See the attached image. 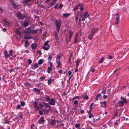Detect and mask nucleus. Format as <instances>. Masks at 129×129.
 I'll return each instance as SVG.
<instances>
[{
  "instance_id": "aec40b11",
  "label": "nucleus",
  "mask_w": 129,
  "mask_h": 129,
  "mask_svg": "<svg viewBox=\"0 0 129 129\" xmlns=\"http://www.w3.org/2000/svg\"><path fill=\"white\" fill-rule=\"evenodd\" d=\"M94 34L91 32L90 34L88 35V38L89 39L91 40Z\"/></svg>"
},
{
  "instance_id": "58836bf2",
  "label": "nucleus",
  "mask_w": 129,
  "mask_h": 129,
  "mask_svg": "<svg viewBox=\"0 0 129 129\" xmlns=\"http://www.w3.org/2000/svg\"><path fill=\"white\" fill-rule=\"evenodd\" d=\"M101 95L100 94H98L96 96V97L95 98V100H94V101H97L98 100V98L100 97Z\"/></svg>"
},
{
  "instance_id": "0e129e2a",
  "label": "nucleus",
  "mask_w": 129,
  "mask_h": 129,
  "mask_svg": "<svg viewBox=\"0 0 129 129\" xmlns=\"http://www.w3.org/2000/svg\"><path fill=\"white\" fill-rule=\"evenodd\" d=\"M63 6V4L62 3H61L59 6L58 8V9H59L60 8H62V7Z\"/></svg>"
},
{
  "instance_id": "4be33fe9",
  "label": "nucleus",
  "mask_w": 129,
  "mask_h": 129,
  "mask_svg": "<svg viewBox=\"0 0 129 129\" xmlns=\"http://www.w3.org/2000/svg\"><path fill=\"white\" fill-rule=\"evenodd\" d=\"M24 39H31L33 38V37L31 36H27L26 35H25L24 36Z\"/></svg>"
},
{
  "instance_id": "603ef678",
  "label": "nucleus",
  "mask_w": 129,
  "mask_h": 129,
  "mask_svg": "<svg viewBox=\"0 0 129 129\" xmlns=\"http://www.w3.org/2000/svg\"><path fill=\"white\" fill-rule=\"evenodd\" d=\"M94 116L92 114H90L89 116V118H93Z\"/></svg>"
},
{
  "instance_id": "de8ad7c7",
  "label": "nucleus",
  "mask_w": 129,
  "mask_h": 129,
  "mask_svg": "<svg viewBox=\"0 0 129 129\" xmlns=\"http://www.w3.org/2000/svg\"><path fill=\"white\" fill-rule=\"evenodd\" d=\"M42 99L41 98H38L36 99V102H37V103H38V102H39V101L40 100H41Z\"/></svg>"
},
{
  "instance_id": "c85d7f7f",
  "label": "nucleus",
  "mask_w": 129,
  "mask_h": 129,
  "mask_svg": "<svg viewBox=\"0 0 129 129\" xmlns=\"http://www.w3.org/2000/svg\"><path fill=\"white\" fill-rule=\"evenodd\" d=\"M52 80L51 77L48 80L47 83L48 85H50L52 83Z\"/></svg>"
},
{
  "instance_id": "6e6552de",
  "label": "nucleus",
  "mask_w": 129,
  "mask_h": 129,
  "mask_svg": "<svg viewBox=\"0 0 129 129\" xmlns=\"http://www.w3.org/2000/svg\"><path fill=\"white\" fill-rule=\"evenodd\" d=\"M45 122L43 116L41 117L38 121V123L39 124H44Z\"/></svg>"
},
{
  "instance_id": "c03bdc74",
  "label": "nucleus",
  "mask_w": 129,
  "mask_h": 129,
  "mask_svg": "<svg viewBox=\"0 0 129 129\" xmlns=\"http://www.w3.org/2000/svg\"><path fill=\"white\" fill-rule=\"evenodd\" d=\"M28 24V23L27 22L25 21L24 22V23L23 26H24L26 27L27 26Z\"/></svg>"
},
{
  "instance_id": "338daca9",
  "label": "nucleus",
  "mask_w": 129,
  "mask_h": 129,
  "mask_svg": "<svg viewBox=\"0 0 129 129\" xmlns=\"http://www.w3.org/2000/svg\"><path fill=\"white\" fill-rule=\"evenodd\" d=\"M5 56L6 58H7L9 57L10 55L8 54L7 53L5 55Z\"/></svg>"
},
{
  "instance_id": "a19ab883",
  "label": "nucleus",
  "mask_w": 129,
  "mask_h": 129,
  "mask_svg": "<svg viewBox=\"0 0 129 129\" xmlns=\"http://www.w3.org/2000/svg\"><path fill=\"white\" fill-rule=\"evenodd\" d=\"M46 76L45 75H44L42 77H41L40 78V80L41 81H43L44 79H45L46 78Z\"/></svg>"
},
{
  "instance_id": "20e7f679",
  "label": "nucleus",
  "mask_w": 129,
  "mask_h": 129,
  "mask_svg": "<svg viewBox=\"0 0 129 129\" xmlns=\"http://www.w3.org/2000/svg\"><path fill=\"white\" fill-rule=\"evenodd\" d=\"M56 122V121L55 119H51L48 121V123L50 125L54 126L55 125Z\"/></svg>"
},
{
  "instance_id": "ea45409f",
  "label": "nucleus",
  "mask_w": 129,
  "mask_h": 129,
  "mask_svg": "<svg viewBox=\"0 0 129 129\" xmlns=\"http://www.w3.org/2000/svg\"><path fill=\"white\" fill-rule=\"evenodd\" d=\"M34 91L35 92H37L39 93L40 92V90L38 89H37L36 88H34L33 89Z\"/></svg>"
},
{
  "instance_id": "e2e57ef3",
  "label": "nucleus",
  "mask_w": 129,
  "mask_h": 129,
  "mask_svg": "<svg viewBox=\"0 0 129 129\" xmlns=\"http://www.w3.org/2000/svg\"><path fill=\"white\" fill-rule=\"evenodd\" d=\"M21 107V105H17L16 107V108L18 109H19Z\"/></svg>"
},
{
  "instance_id": "6e6d98bb",
  "label": "nucleus",
  "mask_w": 129,
  "mask_h": 129,
  "mask_svg": "<svg viewBox=\"0 0 129 129\" xmlns=\"http://www.w3.org/2000/svg\"><path fill=\"white\" fill-rule=\"evenodd\" d=\"M28 62L29 64H31L32 63V61L30 59L28 60Z\"/></svg>"
},
{
  "instance_id": "2eb2a0df",
  "label": "nucleus",
  "mask_w": 129,
  "mask_h": 129,
  "mask_svg": "<svg viewBox=\"0 0 129 129\" xmlns=\"http://www.w3.org/2000/svg\"><path fill=\"white\" fill-rule=\"evenodd\" d=\"M38 103L36 101H35L33 103V106L35 108L37 109H39V107L38 106Z\"/></svg>"
},
{
  "instance_id": "680f3d73",
  "label": "nucleus",
  "mask_w": 129,
  "mask_h": 129,
  "mask_svg": "<svg viewBox=\"0 0 129 129\" xmlns=\"http://www.w3.org/2000/svg\"><path fill=\"white\" fill-rule=\"evenodd\" d=\"M21 105L22 106H23L25 105V103L24 102H21L20 103Z\"/></svg>"
},
{
  "instance_id": "c756f323",
  "label": "nucleus",
  "mask_w": 129,
  "mask_h": 129,
  "mask_svg": "<svg viewBox=\"0 0 129 129\" xmlns=\"http://www.w3.org/2000/svg\"><path fill=\"white\" fill-rule=\"evenodd\" d=\"M52 70V68L50 67H49L47 68V72L48 73H50V72Z\"/></svg>"
},
{
  "instance_id": "13d9d810",
  "label": "nucleus",
  "mask_w": 129,
  "mask_h": 129,
  "mask_svg": "<svg viewBox=\"0 0 129 129\" xmlns=\"http://www.w3.org/2000/svg\"><path fill=\"white\" fill-rule=\"evenodd\" d=\"M86 94H85V95L84 96H85L84 99L86 100H87L88 99V96H87V95H86Z\"/></svg>"
},
{
  "instance_id": "864d4df0",
  "label": "nucleus",
  "mask_w": 129,
  "mask_h": 129,
  "mask_svg": "<svg viewBox=\"0 0 129 129\" xmlns=\"http://www.w3.org/2000/svg\"><path fill=\"white\" fill-rule=\"evenodd\" d=\"M13 52V51L12 50H11L9 51V53L10 55L11 56H12V53Z\"/></svg>"
},
{
  "instance_id": "3c124183",
  "label": "nucleus",
  "mask_w": 129,
  "mask_h": 129,
  "mask_svg": "<svg viewBox=\"0 0 129 129\" xmlns=\"http://www.w3.org/2000/svg\"><path fill=\"white\" fill-rule=\"evenodd\" d=\"M39 108H40V109H41L43 107V105L42 104H41L40 103H39Z\"/></svg>"
},
{
  "instance_id": "bf43d9fd",
  "label": "nucleus",
  "mask_w": 129,
  "mask_h": 129,
  "mask_svg": "<svg viewBox=\"0 0 129 129\" xmlns=\"http://www.w3.org/2000/svg\"><path fill=\"white\" fill-rule=\"evenodd\" d=\"M119 19H116V22H115V24H118L119 22Z\"/></svg>"
},
{
  "instance_id": "2f4dec72",
  "label": "nucleus",
  "mask_w": 129,
  "mask_h": 129,
  "mask_svg": "<svg viewBox=\"0 0 129 129\" xmlns=\"http://www.w3.org/2000/svg\"><path fill=\"white\" fill-rule=\"evenodd\" d=\"M70 15V14L69 13H63V16L65 18H66L67 17H68L69 15Z\"/></svg>"
},
{
  "instance_id": "f3484780",
  "label": "nucleus",
  "mask_w": 129,
  "mask_h": 129,
  "mask_svg": "<svg viewBox=\"0 0 129 129\" xmlns=\"http://www.w3.org/2000/svg\"><path fill=\"white\" fill-rule=\"evenodd\" d=\"M32 29L30 28H26L25 30V32L26 33L30 34L31 33Z\"/></svg>"
},
{
  "instance_id": "7c9ffc66",
  "label": "nucleus",
  "mask_w": 129,
  "mask_h": 129,
  "mask_svg": "<svg viewBox=\"0 0 129 129\" xmlns=\"http://www.w3.org/2000/svg\"><path fill=\"white\" fill-rule=\"evenodd\" d=\"M15 33L16 34L18 35L21 36V33L18 30H16L15 31Z\"/></svg>"
},
{
  "instance_id": "393cba45",
  "label": "nucleus",
  "mask_w": 129,
  "mask_h": 129,
  "mask_svg": "<svg viewBox=\"0 0 129 129\" xmlns=\"http://www.w3.org/2000/svg\"><path fill=\"white\" fill-rule=\"evenodd\" d=\"M29 43L28 40H26L25 41V47L26 48L28 47L29 46Z\"/></svg>"
},
{
  "instance_id": "e433bc0d",
  "label": "nucleus",
  "mask_w": 129,
  "mask_h": 129,
  "mask_svg": "<svg viewBox=\"0 0 129 129\" xmlns=\"http://www.w3.org/2000/svg\"><path fill=\"white\" fill-rule=\"evenodd\" d=\"M3 20L6 25H8L9 24V22L7 21L5 19H3Z\"/></svg>"
},
{
  "instance_id": "f8f14e48",
  "label": "nucleus",
  "mask_w": 129,
  "mask_h": 129,
  "mask_svg": "<svg viewBox=\"0 0 129 129\" xmlns=\"http://www.w3.org/2000/svg\"><path fill=\"white\" fill-rule=\"evenodd\" d=\"M57 2V0H52L51 2L49 4L48 6L49 7H51L55 5Z\"/></svg>"
},
{
  "instance_id": "a18cd8bd",
  "label": "nucleus",
  "mask_w": 129,
  "mask_h": 129,
  "mask_svg": "<svg viewBox=\"0 0 129 129\" xmlns=\"http://www.w3.org/2000/svg\"><path fill=\"white\" fill-rule=\"evenodd\" d=\"M49 42V41H47L45 42L44 43V46H46L48 45H49L48 44V43Z\"/></svg>"
},
{
  "instance_id": "49530a36",
  "label": "nucleus",
  "mask_w": 129,
  "mask_h": 129,
  "mask_svg": "<svg viewBox=\"0 0 129 129\" xmlns=\"http://www.w3.org/2000/svg\"><path fill=\"white\" fill-rule=\"evenodd\" d=\"M107 58L109 59H112V56L109 55Z\"/></svg>"
},
{
  "instance_id": "69168bd1",
  "label": "nucleus",
  "mask_w": 129,
  "mask_h": 129,
  "mask_svg": "<svg viewBox=\"0 0 129 129\" xmlns=\"http://www.w3.org/2000/svg\"><path fill=\"white\" fill-rule=\"evenodd\" d=\"M10 122V121H8L7 120H6V121L4 122L5 123H7V124H9Z\"/></svg>"
},
{
  "instance_id": "79ce46f5",
  "label": "nucleus",
  "mask_w": 129,
  "mask_h": 129,
  "mask_svg": "<svg viewBox=\"0 0 129 129\" xmlns=\"http://www.w3.org/2000/svg\"><path fill=\"white\" fill-rule=\"evenodd\" d=\"M75 127L76 128H78L80 127V125L79 123H76L75 124Z\"/></svg>"
},
{
  "instance_id": "37998d69",
  "label": "nucleus",
  "mask_w": 129,
  "mask_h": 129,
  "mask_svg": "<svg viewBox=\"0 0 129 129\" xmlns=\"http://www.w3.org/2000/svg\"><path fill=\"white\" fill-rule=\"evenodd\" d=\"M43 62V60L41 59H40L38 61V63L39 65H41L42 64Z\"/></svg>"
},
{
  "instance_id": "5fc2aeb1",
  "label": "nucleus",
  "mask_w": 129,
  "mask_h": 129,
  "mask_svg": "<svg viewBox=\"0 0 129 129\" xmlns=\"http://www.w3.org/2000/svg\"><path fill=\"white\" fill-rule=\"evenodd\" d=\"M32 0H24V2L25 3L30 2Z\"/></svg>"
},
{
  "instance_id": "774afa93",
  "label": "nucleus",
  "mask_w": 129,
  "mask_h": 129,
  "mask_svg": "<svg viewBox=\"0 0 129 129\" xmlns=\"http://www.w3.org/2000/svg\"><path fill=\"white\" fill-rule=\"evenodd\" d=\"M120 68H116L115 70L114 71L113 73H115L118 71L120 69Z\"/></svg>"
},
{
  "instance_id": "1a4fd4ad",
  "label": "nucleus",
  "mask_w": 129,
  "mask_h": 129,
  "mask_svg": "<svg viewBox=\"0 0 129 129\" xmlns=\"http://www.w3.org/2000/svg\"><path fill=\"white\" fill-rule=\"evenodd\" d=\"M50 101L49 102L48 104L50 105H55V102L56 100L53 98H51L50 99Z\"/></svg>"
},
{
  "instance_id": "ddd939ff",
  "label": "nucleus",
  "mask_w": 129,
  "mask_h": 129,
  "mask_svg": "<svg viewBox=\"0 0 129 129\" xmlns=\"http://www.w3.org/2000/svg\"><path fill=\"white\" fill-rule=\"evenodd\" d=\"M99 30V29L97 28H93L91 29V32L94 34L96 33Z\"/></svg>"
},
{
  "instance_id": "bb28decb",
  "label": "nucleus",
  "mask_w": 129,
  "mask_h": 129,
  "mask_svg": "<svg viewBox=\"0 0 129 129\" xmlns=\"http://www.w3.org/2000/svg\"><path fill=\"white\" fill-rule=\"evenodd\" d=\"M61 57L62 56L60 55H58L56 58V61H60V59Z\"/></svg>"
},
{
  "instance_id": "5701e85b",
  "label": "nucleus",
  "mask_w": 129,
  "mask_h": 129,
  "mask_svg": "<svg viewBox=\"0 0 129 129\" xmlns=\"http://www.w3.org/2000/svg\"><path fill=\"white\" fill-rule=\"evenodd\" d=\"M38 66H39L38 64L37 63L34 64H33L32 65L31 67L32 69H35L37 68H38Z\"/></svg>"
},
{
  "instance_id": "6ab92c4d",
  "label": "nucleus",
  "mask_w": 129,
  "mask_h": 129,
  "mask_svg": "<svg viewBox=\"0 0 129 129\" xmlns=\"http://www.w3.org/2000/svg\"><path fill=\"white\" fill-rule=\"evenodd\" d=\"M37 45L36 43H33L31 44V48L33 50H34L36 48Z\"/></svg>"
},
{
  "instance_id": "09e8293b",
  "label": "nucleus",
  "mask_w": 129,
  "mask_h": 129,
  "mask_svg": "<svg viewBox=\"0 0 129 129\" xmlns=\"http://www.w3.org/2000/svg\"><path fill=\"white\" fill-rule=\"evenodd\" d=\"M78 9V7L76 6H74L73 8V10L74 11V12H75L76 10H77Z\"/></svg>"
},
{
  "instance_id": "4d7b16f0",
  "label": "nucleus",
  "mask_w": 129,
  "mask_h": 129,
  "mask_svg": "<svg viewBox=\"0 0 129 129\" xmlns=\"http://www.w3.org/2000/svg\"><path fill=\"white\" fill-rule=\"evenodd\" d=\"M116 19H119V14H116Z\"/></svg>"
},
{
  "instance_id": "4c0bfd02",
  "label": "nucleus",
  "mask_w": 129,
  "mask_h": 129,
  "mask_svg": "<svg viewBox=\"0 0 129 129\" xmlns=\"http://www.w3.org/2000/svg\"><path fill=\"white\" fill-rule=\"evenodd\" d=\"M44 98L46 99L47 101L48 102H49L50 100V98L49 96H46L45 95Z\"/></svg>"
},
{
  "instance_id": "f257e3e1",
  "label": "nucleus",
  "mask_w": 129,
  "mask_h": 129,
  "mask_svg": "<svg viewBox=\"0 0 129 129\" xmlns=\"http://www.w3.org/2000/svg\"><path fill=\"white\" fill-rule=\"evenodd\" d=\"M120 99L122 100L120 101L117 102V105L119 107H122L123 106L124 103H127L128 102L126 100V99L124 98L121 97Z\"/></svg>"
},
{
  "instance_id": "0eeeda50",
  "label": "nucleus",
  "mask_w": 129,
  "mask_h": 129,
  "mask_svg": "<svg viewBox=\"0 0 129 129\" xmlns=\"http://www.w3.org/2000/svg\"><path fill=\"white\" fill-rule=\"evenodd\" d=\"M88 13L87 12H85L84 13V15H82L81 14H80V16L82 18V21H85V18L86 17V16L88 14Z\"/></svg>"
},
{
  "instance_id": "dca6fc26",
  "label": "nucleus",
  "mask_w": 129,
  "mask_h": 129,
  "mask_svg": "<svg viewBox=\"0 0 129 129\" xmlns=\"http://www.w3.org/2000/svg\"><path fill=\"white\" fill-rule=\"evenodd\" d=\"M73 32L70 30H69L68 31V33L69 35V42L70 41L71 39V38L72 37L73 34Z\"/></svg>"
},
{
  "instance_id": "72a5a7b5",
  "label": "nucleus",
  "mask_w": 129,
  "mask_h": 129,
  "mask_svg": "<svg viewBox=\"0 0 129 129\" xmlns=\"http://www.w3.org/2000/svg\"><path fill=\"white\" fill-rule=\"evenodd\" d=\"M55 36L56 40L58 41L59 40V38L56 32V31L55 32Z\"/></svg>"
},
{
  "instance_id": "9b49d317",
  "label": "nucleus",
  "mask_w": 129,
  "mask_h": 129,
  "mask_svg": "<svg viewBox=\"0 0 129 129\" xmlns=\"http://www.w3.org/2000/svg\"><path fill=\"white\" fill-rule=\"evenodd\" d=\"M41 29H37L35 30L32 29L31 33L35 34L38 33L39 34L41 33Z\"/></svg>"
},
{
  "instance_id": "39448f33",
  "label": "nucleus",
  "mask_w": 129,
  "mask_h": 129,
  "mask_svg": "<svg viewBox=\"0 0 129 129\" xmlns=\"http://www.w3.org/2000/svg\"><path fill=\"white\" fill-rule=\"evenodd\" d=\"M57 123V125L55 126V128L56 129H59V127L60 126H64V124H63L61 121L57 120L56 121Z\"/></svg>"
},
{
  "instance_id": "052dcab7",
  "label": "nucleus",
  "mask_w": 129,
  "mask_h": 129,
  "mask_svg": "<svg viewBox=\"0 0 129 129\" xmlns=\"http://www.w3.org/2000/svg\"><path fill=\"white\" fill-rule=\"evenodd\" d=\"M78 101L77 100H75L74 101L73 104L75 105H77L78 103Z\"/></svg>"
},
{
  "instance_id": "9d476101",
  "label": "nucleus",
  "mask_w": 129,
  "mask_h": 129,
  "mask_svg": "<svg viewBox=\"0 0 129 129\" xmlns=\"http://www.w3.org/2000/svg\"><path fill=\"white\" fill-rule=\"evenodd\" d=\"M78 33H76L75 36V38L74 41L73 42V44H75L77 43L78 41Z\"/></svg>"
},
{
  "instance_id": "4468645a",
  "label": "nucleus",
  "mask_w": 129,
  "mask_h": 129,
  "mask_svg": "<svg viewBox=\"0 0 129 129\" xmlns=\"http://www.w3.org/2000/svg\"><path fill=\"white\" fill-rule=\"evenodd\" d=\"M43 105L46 108H49V109H48V112L49 110H51V107L46 102H43Z\"/></svg>"
},
{
  "instance_id": "c9c22d12",
  "label": "nucleus",
  "mask_w": 129,
  "mask_h": 129,
  "mask_svg": "<svg viewBox=\"0 0 129 129\" xmlns=\"http://www.w3.org/2000/svg\"><path fill=\"white\" fill-rule=\"evenodd\" d=\"M105 58L104 57H103L100 60L99 63L100 64L102 63L103 62H104V59Z\"/></svg>"
},
{
  "instance_id": "412c9836",
  "label": "nucleus",
  "mask_w": 129,
  "mask_h": 129,
  "mask_svg": "<svg viewBox=\"0 0 129 129\" xmlns=\"http://www.w3.org/2000/svg\"><path fill=\"white\" fill-rule=\"evenodd\" d=\"M56 62L57 64V65L56 66V68H58L61 67L62 66V64L61 63L60 61H56Z\"/></svg>"
},
{
  "instance_id": "a878e982",
  "label": "nucleus",
  "mask_w": 129,
  "mask_h": 129,
  "mask_svg": "<svg viewBox=\"0 0 129 129\" xmlns=\"http://www.w3.org/2000/svg\"><path fill=\"white\" fill-rule=\"evenodd\" d=\"M50 46L49 45L44 46L43 47V48L44 50L47 51L49 49Z\"/></svg>"
},
{
  "instance_id": "473e14b6",
  "label": "nucleus",
  "mask_w": 129,
  "mask_h": 129,
  "mask_svg": "<svg viewBox=\"0 0 129 129\" xmlns=\"http://www.w3.org/2000/svg\"><path fill=\"white\" fill-rule=\"evenodd\" d=\"M80 60L79 59L77 60V61L76 62V67L78 66L80 63Z\"/></svg>"
},
{
  "instance_id": "423d86ee",
  "label": "nucleus",
  "mask_w": 129,
  "mask_h": 129,
  "mask_svg": "<svg viewBox=\"0 0 129 129\" xmlns=\"http://www.w3.org/2000/svg\"><path fill=\"white\" fill-rule=\"evenodd\" d=\"M9 2L14 8H16L18 6V5L17 3L14 1L13 0H9Z\"/></svg>"
},
{
  "instance_id": "b1692460",
  "label": "nucleus",
  "mask_w": 129,
  "mask_h": 129,
  "mask_svg": "<svg viewBox=\"0 0 129 129\" xmlns=\"http://www.w3.org/2000/svg\"><path fill=\"white\" fill-rule=\"evenodd\" d=\"M68 77L69 79H71L72 77L73 76V75L72 74V72L70 70L68 71Z\"/></svg>"
},
{
  "instance_id": "7ed1b4c3",
  "label": "nucleus",
  "mask_w": 129,
  "mask_h": 129,
  "mask_svg": "<svg viewBox=\"0 0 129 129\" xmlns=\"http://www.w3.org/2000/svg\"><path fill=\"white\" fill-rule=\"evenodd\" d=\"M17 17L19 19H22L26 17L25 14H23L20 12H18L16 14Z\"/></svg>"
},
{
  "instance_id": "a211bd4d",
  "label": "nucleus",
  "mask_w": 129,
  "mask_h": 129,
  "mask_svg": "<svg viewBox=\"0 0 129 129\" xmlns=\"http://www.w3.org/2000/svg\"><path fill=\"white\" fill-rule=\"evenodd\" d=\"M101 104V107H106V101H102L100 102Z\"/></svg>"
},
{
  "instance_id": "cd10ccee",
  "label": "nucleus",
  "mask_w": 129,
  "mask_h": 129,
  "mask_svg": "<svg viewBox=\"0 0 129 129\" xmlns=\"http://www.w3.org/2000/svg\"><path fill=\"white\" fill-rule=\"evenodd\" d=\"M106 95H104L103 96V99H107V97L109 96V93H106Z\"/></svg>"
},
{
  "instance_id": "8fccbe9b",
  "label": "nucleus",
  "mask_w": 129,
  "mask_h": 129,
  "mask_svg": "<svg viewBox=\"0 0 129 129\" xmlns=\"http://www.w3.org/2000/svg\"><path fill=\"white\" fill-rule=\"evenodd\" d=\"M106 90L105 89H104L102 90V94H105L106 93Z\"/></svg>"
},
{
  "instance_id": "f704fd0d",
  "label": "nucleus",
  "mask_w": 129,
  "mask_h": 129,
  "mask_svg": "<svg viewBox=\"0 0 129 129\" xmlns=\"http://www.w3.org/2000/svg\"><path fill=\"white\" fill-rule=\"evenodd\" d=\"M51 55H48V60L50 61H51V60L52 58V57L51 56L52 54H50Z\"/></svg>"
},
{
  "instance_id": "f03ea898",
  "label": "nucleus",
  "mask_w": 129,
  "mask_h": 129,
  "mask_svg": "<svg viewBox=\"0 0 129 129\" xmlns=\"http://www.w3.org/2000/svg\"><path fill=\"white\" fill-rule=\"evenodd\" d=\"M55 24L56 27L57 31L58 33H59L61 25V21L60 20L57 21L56 20Z\"/></svg>"
}]
</instances>
